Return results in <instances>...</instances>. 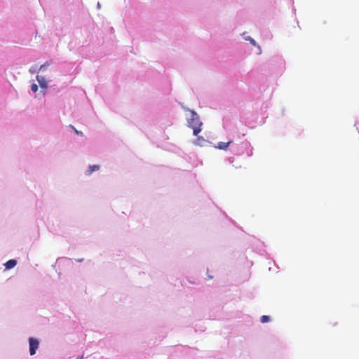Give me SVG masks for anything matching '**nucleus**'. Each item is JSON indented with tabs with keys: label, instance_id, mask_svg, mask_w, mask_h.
<instances>
[{
	"label": "nucleus",
	"instance_id": "1",
	"mask_svg": "<svg viewBox=\"0 0 359 359\" xmlns=\"http://www.w3.org/2000/svg\"><path fill=\"white\" fill-rule=\"evenodd\" d=\"M188 126L193 129V134L197 136L198 134L201 131V126L202 123L200 121L198 114L190 110V116L187 119Z\"/></svg>",
	"mask_w": 359,
	"mask_h": 359
},
{
	"label": "nucleus",
	"instance_id": "2",
	"mask_svg": "<svg viewBox=\"0 0 359 359\" xmlns=\"http://www.w3.org/2000/svg\"><path fill=\"white\" fill-rule=\"evenodd\" d=\"M29 353L31 355H34L36 353V349L39 348V342L37 339L30 337L29 339Z\"/></svg>",
	"mask_w": 359,
	"mask_h": 359
},
{
	"label": "nucleus",
	"instance_id": "3",
	"mask_svg": "<svg viewBox=\"0 0 359 359\" xmlns=\"http://www.w3.org/2000/svg\"><path fill=\"white\" fill-rule=\"evenodd\" d=\"M36 80L38 83H39V86L42 88H45L47 87V83L46 81V79L43 76L37 75L36 76Z\"/></svg>",
	"mask_w": 359,
	"mask_h": 359
},
{
	"label": "nucleus",
	"instance_id": "4",
	"mask_svg": "<svg viewBox=\"0 0 359 359\" xmlns=\"http://www.w3.org/2000/svg\"><path fill=\"white\" fill-rule=\"evenodd\" d=\"M231 143V141L227 142H219L217 143L216 148L222 150H226L229 144Z\"/></svg>",
	"mask_w": 359,
	"mask_h": 359
},
{
	"label": "nucleus",
	"instance_id": "5",
	"mask_svg": "<svg viewBox=\"0 0 359 359\" xmlns=\"http://www.w3.org/2000/svg\"><path fill=\"white\" fill-rule=\"evenodd\" d=\"M17 264V261L15 259H10L4 264L7 269H13Z\"/></svg>",
	"mask_w": 359,
	"mask_h": 359
},
{
	"label": "nucleus",
	"instance_id": "6",
	"mask_svg": "<svg viewBox=\"0 0 359 359\" xmlns=\"http://www.w3.org/2000/svg\"><path fill=\"white\" fill-rule=\"evenodd\" d=\"M100 169V166L98 165H89L88 167V174L90 175L93 172L97 171Z\"/></svg>",
	"mask_w": 359,
	"mask_h": 359
},
{
	"label": "nucleus",
	"instance_id": "7",
	"mask_svg": "<svg viewBox=\"0 0 359 359\" xmlns=\"http://www.w3.org/2000/svg\"><path fill=\"white\" fill-rule=\"evenodd\" d=\"M260 320L262 323H268L270 320V317L269 316H262L260 318Z\"/></svg>",
	"mask_w": 359,
	"mask_h": 359
},
{
	"label": "nucleus",
	"instance_id": "8",
	"mask_svg": "<svg viewBox=\"0 0 359 359\" xmlns=\"http://www.w3.org/2000/svg\"><path fill=\"white\" fill-rule=\"evenodd\" d=\"M31 90L34 92V93H36L37 92L38 90V86L35 83H33L32 86H31Z\"/></svg>",
	"mask_w": 359,
	"mask_h": 359
},
{
	"label": "nucleus",
	"instance_id": "9",
	"mask_svg": "<svg viewBox=\"0 0 359 359\" xmlns=\"http://www.w3.org/2000/svg\"><path fill=\"white\" fill-rule=\"evenodd\" d=\"M47 67H48V64L45 63V64L41 65V67H39V70L45 69Z\"/></svg>",
	"mask_w": 359,
	"mask_h": 359
},
{
	"label": "nucleus",
	"instance_id": "10",
	"mask_svg": "<svg viewBox=\"0 0 359 359\" xmlns=\"http://www.w3.org/2000/svg\"><path fill=\"white\" fill-rule=\"evenodd\" d=\"M248 39H249V41H250V43H251L252 44H253V45H255V44H256V42H255V41L253 39H252V38L249 37V38H248Z\"/></svg>",
	"mask_w": 359,
	"mask_h": 359
},
{
	"label": "nucleus",
	"instance_id": "11",
	"mask_svg": "<svg viewBox=\"0 0 359 359\" xmlns=\"http://www.w3.org/2000/svg\"><path fill=\"white\" fill-rule=\"evenodd\" d=\"M74 133L78 135H82L83 133L81 131H79L76 129L74 130Z\"/></svg>",
	"mask_w": 359,
	"mask_h": 359
},
{
	"label": "nucleus",
	"instance_id": "12",
	"mask_svg": "<svg viewBox=\"0 0 359 359\" xmlns=\"http://www.w3.org/2000/svg\"><path fill=\"white\" fill-rule=\"evenodd\" d=\"M36 72V69L35 68H32V69H30V72H31V73H34V72Z\"/></svg>",
	"mask_w": 359,
	"mask_h": 359
},
{
	"label": "nucleus",
	"instance_id": "13",
	"mask_svg": "<svg viewBox=\"0 0 359 359\" xmlns=\"http://www.w3.org/2000/svg\"><path fill=\"white\" fill-rule=\"evenodd\" d=\"M69 127L74 130V131L76 130V128L72 126V125H70Z\"/></svg>",
	"mask_w": 359,
	"mask_h": 359
},
{
	"label": "nucleus",
	"instance_id": "14",
	"mask_svg": "<svg viewBox=\"0 0 359 359\" xmlns=\"http://www.w3.org/2000/svg\"><path fill=\"white\" fill-rule=\"evenodd\" d=\"M198 140L199 141V140H203V137H201H201H198Z\"/></svg>",
	"mask_w": 359,
	"mask_h": 359
},
{
	"label": "nucleus",
	"instance_id": "15",
	"mask_svg": "<svg viewBox=\"0 0 359 359\" xmlns=\"http://www.w3.org/2000/svg\"><path fill=\"white\" fill-rule=\"evenodd\" d=\"M77 359H83V357H81V358H78Z\"/></svg>",
	"mask_w": 359,
	"mask_h": 359
}]
</instances>
